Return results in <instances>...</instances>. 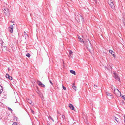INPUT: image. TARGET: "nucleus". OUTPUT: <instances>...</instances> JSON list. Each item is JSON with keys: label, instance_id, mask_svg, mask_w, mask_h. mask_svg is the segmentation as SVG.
Instances as JSON below:
<instances>
[{"label": "nucleus", "instance_id": "obj_1", "mask_svg": "<svg viewBox=\"0 0 125 125\" xmlns=\"http://www.w3.org/2000/svg\"><path fill=\"white\" fill-rule=\"evenodd\" d=\"M86 43V48L89 52L92 53L93 51V48L90 41L89 40V42H87Z\"/></svg>", "mask_w": 125, "mask_h": 125}, {"label": "nucleus", "instance_id": "obj_2", "mask_svg": "<svg viewBox=\"0 0 125 125\" xmlns=\"http://www.w3.org/2000/svg\"><path fill=\"white\" fill-rule=\"evenodd\" d=\"M2 9L5 14L7 16H8L10 14L9 10L7 8L5 7H3Z\"/></svg>", "mask_w": 125, "mask_h": 125}, {"label": "nucleus", "instance_id": "obj_3", "mask_svg": "<svg viewBox=\"0 0 125 125\" xmlns=\"http://www.w3.org/2000/svg\"><path fill=\"white\" fill-rule=\"evenodd\" d=\"M108 2L112 8L114 9L115 6L112 0H108Z\"/></svg>", "mask_w": 125, "mask_h": 125}, {"label": "nucleus", "instance_id": "obj_4", "mask_svg": "<svg viewBox=\"0 0 125 125\" xmlns=\"http://www.w3.org/2000/svg\"><path fill=\"white\" fill-rule=\"evenodd\" d=\"M114 77L115 79L120 82V78L116 73H114Z\"/></svg>", "mask_w": 125, "mask_h": 125}, {"label": "nucleus", "instance_id": "obj_5", "mask_svg": "<svg viewBox=\"0 0 125 125\" xmlns=\"http://www.w3.org/2000/svg\"><path fill=\"white\" fill-rule=\"evenodd\" d=\"M77 18L78 20H79V21H83V17L80 15L79 14V15H78Z\"/></svg>", "mask_w": 125, "mask_h": 125}, {"label": "nucleus", "instance_id": "obj_6", "mask_svg": "<svg viewBox=\"0 0 125 125\" xmlns=\"http://www.w3.org/2000/svg\"><path fill=\"white\" fill-rule=\"evenodd\" d=\"M13 26L12 25H11L9 28V30L10 32L12 33L13 31Z\"/></svg>", "mask_w": 125, "mask_h": 125}, {"label": "nucleus", "instance_id": "obj_7", "mask_svg": "<svg viewBox=\"0 0 125 125\" xmlns=\"http://www.w3.org/2000/svg\"><path fill=\"white\" fill-rule=\"evenodd\" d=\"M6 78H8L10 80H11L12 79V77L10 76L9 74L7 73L6 74Z\"/></svg>", "mask_w": 125, "mask_h": 125}, {"label": "nucleus", "instance_id": "obj_8", "mask_svg": "<svg viewBox=\"0 0 125 125\" xmlns=\"http://www.w3.org/2000/svg\"><path fill=\"white\" fill-rule=\"evenodd\" d=\"M105 67L106 69L107 70L109 71L112 70V67L111 66L109 65H107V67L105 66Z\"/></svg>", "mask_w": 125, "mask_h": 125}, {"label": "nucleus", "instance_id": "obj_9", "mask_svg": "<svg viewBox=\"0 0 125 125\" xmlns=\"http://www.w3.org/2000/svg\"><path fill=\"white\" fill-rule=\"evenodd\" d=\"M23 36L25 37V39H26L27 38H28V35L25 31L24 32V34L23 35Z\"/></svg>", "mask_w": 125, "mask_h": 125}, {"label": "nucleus", "instance_id": "obj_10", "mask_svg": "<svg viewBox=\"0 0 125 125\" xmlns=\"http://www.w3.org/2000/svg\"><path fill=\"white\" fill-rule=\"evenodd\" d=\"M27 102L29 104H30L31 105H33V104L32 103L31 101L29 99H27Z\"/></svg>", "mask_w": 125, "mask_h": 125}, {"label": "nucleus", "instance_id": "obj_11", "mask_svg": "<svg viewBox=\"0 0 125 125\" xmlns=\"http://www.w3.org/2000/svg\"><path fill=\"white\" fill-rule=\"evenodd\" d=\"M69 107L71 108V109L73 110H74V107L73 105L71 104H69Z\"/></svg>", "mask_w": 125, "mask_h": 125}, {"label": "nucleus", "instance_id": "obj_12", "mask_svg": "<svg viewBox=\"0 0 125 125\" xmlns=\"http://www.w3.org/2000/svg\"><path fill=\"white\" fill-rule=\"evenodd\" d=\"M1 48L3 51H5L7 50V47L4 46H2Z\"/></svg>", "mask_w": 125, "mask_h": 125}, {"label": "nucleus", "instance_id": "obj_13", "mask_svg": "<svg viewBox=\"0 0 125 125\" xmlns=\"http://www.w3.org/2000/svg\"><path fill=\"white\" fill-rule=\"evenodd\" d=\"M110 53H111L113 55L114 57L115 56V53L111 50H110L109 51Z\"/></svg>", "mask_w": 125, "mask_h": 125}, {"label": "nucleus", "instance_id": "obj_14", "mask_svg": "<svg viewBox=\"0 0 125 125\" xmlns=\"http://www.w3.org/2000/svg\"><path fill=\"white\" fill-rule=\"evenodd\" d=\"M106 94L107 96H110V97H112V94L108 92H106Z\"/></svg>", "mask_w": 125, "mask_h": 125}, {"label": "nucleus", "instance_id": "obj_15", "mask_svg": "<svg viewBox=\"0 0 125 125\" xmlns=\"http://www.w3.org/2000/svg\"><path fill=\"white\" fill-rule=\"evenodd\" d=\"M113 118L118 123V122L119 120L118 118L114 116H113Z\"/></svg>", "mask_w": 125, "mask_h": 125}, {"label": "nucleus", "instance_id": "obj_16", "mask_svg": "<svg viewBox=\"0 0 125 125\" xmlns=\"http://www.w3.org/2000/svg\"><path fill=\"white\" fill-rule=\"evenodd\" d=\"M72 87L73 88L75 91L77 90V89L76 87L75 86L74 84H73V85H72Z\"/></svg>", "mask_w": 125, "mask_h": 125}, {"label": "nucleus", "instance_id": "obj_17", "mask_svg": "<svg viewBox=\"0 0 125 125\" xmlns=\"http://www.w3.org/2000/svg\"><path fill=\"white\" fill-rule=\"evenodd\" d=\"M70 72L71 73H72V74H73L74 75L76 74L75 72L73 70H71L70 71Z\"/></svg>", "mask_w": 125, "mask_h": 125}, {"label": "nucleus", "instance_id": "obj_18", "mask_svg": "<svg viewBox=\"0 0 125 125\" xmlns=\"http://www.w3.org/2000/svg\"><path fill=\"white\" fill-rule=\"evenodd\" d=\"M37 83L38 85L40 86H41L42 84V83L40 81H37Z\"/></svg>", "mask_w": 125, "mask_h": 125}, {"label": "nucleus", "instance_id": "obj_19", "mask_svg": "<svg viewBox=\"0 0 125 125\" xmlns=\"http://www.w3.org/2000/svg\"><path fill=\"white\" fill-rule=\"evenodd\" d=\"M111 88L112 89V90H114V92H115V87L113 85L111 86Z\"/></svg>", "mask_w": 125, "mask_h": 125}, {"label": "nucleus", "instance_id": "obj_20", "mask_svg": "<svg viewBox=\"0 0 125 125\" xmlns=\"http://www.w3.org/2000/svg\"><path fill=\"white\" fill-rule=\"evenodd\" d=\"M2 87L0 85V94L2 92Z\"/></svg>", "mask_w": 125, "mask_h": 125}, {"label": "nucleus", "instance_id": "obj_21", "mask_svg": "<svg viewBox=\"0 0 125 125\" xmlns=\"http://www.w3.org/2000/svg\"><path fill=\"white\" fill-rule=\"evenodd\" d=\"M78 38L79 40L81 42H82L83 40L81 39L80 36L78 37Z\"/></svg>", "mask_w": 125, "mask_h": 125}, {"label": "nucleus", "instance_id": "obj_22", "mask_svg": "<svg viewBox=\"0 0 125 125\" xmlns=\"http://www.w3.org/2000/svg\"><path fill=\"white\" fill-rule=\"evenodd\" d=\"M116 90L120 94V96L121 95L120 92L117 89Z\"/></svg>", "mask_w": 125, "mask_h": 125}, {"label": "nucleus", "instance_id": "obj_23", "mask_svg": "<svg viewBox=\"0 0 125 125\" xmlns=\"http://www.w3.org/2000/svg\"><path fill=\"white\" fill-rule=\"evenodd\" d=\"M26 56L28 57H30L31 56L30 54L29 53H28L26 54Z\"/></svg>", "mask_w": 125, "mask_h": 125}, {"label": "nucleus", "instance_id": "obj_24", "mask_svg": "<svg viewBox=\"0 0 125 125\" xmlns=\"http://www.w3.org/2000/svg\"><path fill=\"white\" fill-rule=\"evenodd\" d=\"M48 118L49 119H51L53 121H54V120L52 118V117L50 116H49L48 117Z\"/></svg>", "mask_w": 125, "mask_h": 125}, {"label": "nucleus", "instance_id": "obj_25", "mask_svg": "<svg viewBox=\"0 0 125 125\" xmlns=\"http://www.w3.org/2000/svg\"><path fill=\"white\" fill-rule=\"evenodd\" d=\"M40 86L42 87H45V85H44L42 83V84Z\"/></svg>", "mask_w": 125, "mask_h": 125}, {"label": "nucleus", "instance_id": "obj_26", "mask_svg": "<svg viewBox=\"0 0 125 125\" xmlns=\"http://www.w3.org/2000/svg\"><path fill=\"white\" fill-rule=\"evenodd\" d=\"M62 88H63V90H66V88L64 86H62Z\"/></svg>", "mask_w": 125, "mask_h": 125}, {"label": "nucleus", "instance_id": "obj_27", "mask_svg": "<svg viewBox=\"0 0 125 125\" xmlns=\"http://www.w3.org/2000/svg\"><path fill=\"white\" fill-rule=\"evenodd\" d=\"M73 53V52L71 51L70 50L69 51V53L70 54H72Z\"/></svg>", "mask_w": 125, "mask_h": 125}, {"label": "nucleus", "instance_id": "obj_28", "mask_svg": "<svg viewBox=\"0 0 125 125\" xmlns=\"http://www.w3.org/2000/svg\"><path fill=\"white\" fill-rule=\"evenodd\" d=\"M125 95H122V97L125 100Z\"/></svg>", "mask_w": 125, "mask_h": 125}, {"label": "nucleus", "instance_id": "obj_29", "mask_svg": "<svg viewBox=\"0 0 125 125\" xmlns=\"http://www.w3.org/2000/svg\"><path fill=\"white\" fill-rule=\"evenodd\" d=\"M12 125H17V123L16 122H14L13 123Z\"/></svg>", "mask_w": 125, "mask_h": 125}, {"label": "nucleus", "instance_id": "obj_30", "mask_svg": "<svg viewBox=\"0 0 125 125\" xmlns=\"http://www.w3.org/2000/svg\"><path fill=\"white\" fill-rule=\"evenodd\" d=\"M0 44L1 45H2L3 44V42L2 41H0Z\"/></svg>", "mask_w": 125, "mask_h": 125}, {"label": "nucleus", "instance_id": "obj_31", "mask_svg": "<svg viewBox=\"0 0 125 125\" xmlns=\"http://www.w3.org/2000/svg\"><path fill=\"white\" fill-rule=\"evenodd\" d=\"M8 109L10 111H11L12 112V109L10 108H8Z\"/></svg>", "mask_w": 125, "mask_h": 125}, {"label": "nucleus", "instance_id": "obj_32", "mask_svg": "<svg viewBox=\"0 0 125 125\" xmlns=\"http://www.w3.org/2000/svg\"><path fill=\"white\" fill-rule=\"evenodd\" d=\"M31 111L32 112V113L33 114H34V112L33 111V110H32V109H31Z\"/></svg>", "mask_w": 125, "mask_h": 125}, {"label": "nucleus", "instance_id": "obj_33", "mask_svg": "<svg viewBox=\"0 0 125 125\" xmlns=\"http://www.w3.org/2000/svg\"><path fill=\"white\" fill-rule=\"evenodd\" d=\"M62 117L63 119L64 118H65V116L63 115H62Z\"/></svg>", "mask_w": 125, "mask_h": 125}, {"label": "nucleus", "instance_id": "obj_34", "mask_svg": "<svg viewBox=\"0 0 125 125\" xmlns=\"http://www.w3.org/2000/svg\"><path fill=\"white\" fill-rule=\"evenodd\" d=\"M49 82H50V83L52 84V85L53 84V83H52V82H51V81L50 80H49Z\"/></svg>", "mask_w": 125, "mask_h": 125}, {"label": "nucleus", "instance_id": "obj_35", "mask_svg": "<svg viewBox=\"0 0 125 125\" xmlns=\"http://www.w3.org/2000/svg\"><path fill=\"white\" fill-rule=\"evenodd\" d=\"M122 103H124V101H122Z\"/></svg>", "mask_w": 125, "mask_h": 125}, {"label": "nucleus", "instance_id": "obj_36", "mask_svg": "<svg viewBox=\"0 0 125 125\" xmlns=\"http://www.w3.org/2000/svg\"><path fill=\"white\" fill-rule=\"evenodd\" d=\"M94 86H96V87H97V85H96L94 84Z\"/></svg>", "mask_w": 125, "mask_h": 125}, {"label": "nucleus", "instance_id": "obj_37", "mask_svg": "<svg viewBox=\"0 0 125 125\" xmlns=\"http://www.w3.org/2000/svg\"><path fill=\"white\" fill-rule=\"evenodd\" d=\"M39 92H40V91H38V92H37V93H39Z\"/></svg>", "mask_w": 125, "mask_h": 125}, {"label": "nucleus", "instance_id": "obj_38", "mask_svg": "<svg viewBox=\"0 0 125 125\" xmlns=\"http://www.w3.org/2000/svg\"><path fill=\"white\" fill-rule=\"evenodd\" d=\"M8 70H9H9H10V69L9 68H8Z\"/></svg>", "mask_w": 125, "mask_h": 125}, {"label": "nucleus", "instance_id": "obj_39", "mask_svg": "<svg viewBox=\"0 0 125 125\" xmlns=\"http://www.w3.org/2000/svg\"><path fill=\"white\" fill-rule=\"evenodd\" d=\"M94 0L95 1V2H96V0Z\"/></svg>", "mask_w": 125, "mask_h": 125}, {"label": "nucleus", "instance_id": "obj_40", "mask_svg": "<svg viewBox=\"0 0 125 125\" xmlns=\"http://www.w3.org/2000/svg\"><path fill=\"white\" fill-rule=\"evenodd\" d=\"M11 22H12V23H13L14 22L13 21H11Z\"/></svg>", "mask_w": 125, "mask_h": 125}, {"label": "nucleus", "instance_id": "obj_41", "mask_svg": "<svg viewBox=\"0 0 125 125\" xmlns=\"http://www.w3.org/2000/svg\"><path fill=\"white\" fill-rule=\"evenodd\" d=\"M77 18V16H76V19Z\"/></svg>", "mask_w": 125, "mask_h": 125}]
</instances>
